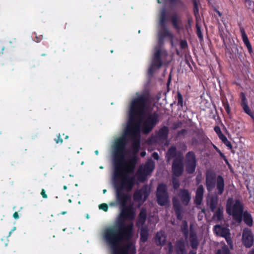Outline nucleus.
I'll return each instance as SVG.
<instances>
[{
	"label": "nucleus",
	"instance_id": "obj_31",
	"mask_svg": "<svg viewBox=\"0 0 254 254\" xmlns=\"http://www.w3.org/2000/svg\"><path fill=\"white\" fill-rule=\"evenodd\" d=\"M219 137L227 146L230 148H232V146L230 142L227 139V137L223 134V133H221V134L219 135Z\"/></svg>",
	"mask_w": 254,
	"mask_h": 254
},
{
	"label": "nucleus",
	"instance_id": "obj_62",
	"mask_svg": "<svg viewBox=\"0 0 254 254\" xmlns=\"http://www.w3.org/2000/svg\"><path fill=\"white\" fill-rule=\"evenodd\" d=\"M61 214H64V212H61Z\"/></svg>",
	"mask_w": 254,
	"mask_h": 254
},
{
	"label": "nucleus",
	"instance_id": "obj_12",
	"mask_svg": "<svg viewBox=\"0 0 254 254\" xmlns=\"http://www.w3.org/2000/svg\"><path fill=\"white\" fill-rule=\"evenodd\" d=\"M154 169V163L151 159H149L145 164L139 168L140 175H149Z\"/></svg>",
	"mask_w": 254,
	"mask_h": 254
},
{
	"label": "nucleus",
	"instance_id": "obj_32",
	"mask_svg": "<svg viewBox=\"0 0 254 254\" xmlns=\"http://www.w3.org/2000/svg\"><path fill=\"white\" fill-rule=\"evenodd\" d=\"M173 177L172 178V184L173 188L175 190H177L180 187V182L179 179L177 178V177H179L180 176H173Z\"/></svg>",
	"mask_w": 254,
	"mask_h": 254
},
{
	"label": "nucleus",
	"instance_id": "obj_48",
	"mask_svg": "<svg viewBox=\"0 0 254 254\" xmlns=\"http://www.w3.org/2000/svg\"><path fill=\"white\" fill-rule=\"evenodd\" d=\"M13 217L15 219H17L19 218V215L17 212H15L13 213Z\"/></svg>",
	"mask_w": 254,
	"mask_h": 254
},
{
	"label": "nucleus",
	"instance_id": "obj_7",
	"mask_svg": "<svg viewBox=\"0 0 254 254\" xmlns=\"http://www.w3.org/2000/svg\"><path fill=\"white\" fill-rule=\"evenodd\" d=\"M149 194V191L146 186L142 187L141 189L136 190L133 195V200L137 202H144Z\"/></svg>",
	"mask_w": 254,
	"mask_h": 254
},
{
	"label": "nucleus",
	"instance_id": "obj_41",
	"mask_svg": "<svg viewBox=\"0 0 254 254\" xmlns=\"http://www.w3.org/2000/svg\"><path fill=\"white\" fill-rule=\"evenodd\" d=\"M172 22L175 28L178 29L179 26L178 25V20L176 16H174L172 18Z\"/></svg>",
	"mask_w": 254,
	"mask_h": 254
},
{
	"label": "nucleus",
	"instance_id": "obj_34",
	"mask_svg": "<svg viewBox=\"0 0 254 254\" xmlns=\"http://www.w3.org/2000/svg\"><path fill=\"white\" fill-rule=\"evenodd\" d=\"M187 164V171L189 173L191 174L192 173L195 168L196 164Z\"/></svg>",
	"mask_w": 254,
	"mask_h": 254
},
{
	"label": "nucleus",
	"instance_id": "obj_38",
	"mask_svg": "<svg viewBox=\"0 0 254 254\" xmlns=\"http://www.w3.org/2000/svg\"><path fill=\"white\" fill-rule=\"evenodd\" d=\"M168 252L167 254H172L173 252V246L171 242H169L167 246Z\"/></svg>",
	"mask_w": 254,
	"mask_h": 254
},
{
	"label": "nucleus",
	"instance_id": "obj_61",
	"mask_svg": "<svg viewBox=\"0 0 254 254\" xmlns=\"http://www.w3.org/2000/svg\"><path fill=\"white\" fill-rule=\"evenodd\" d=\"M15 229V227H14V228L13 229L12 231L14 230Z\"/></svg>",
	"mask_w": 254,
	"mask_h": 254
},
{
	"label": "nucleus",
	"instance_id": "obj_3",
	"mask_svg": "<svg viewBox=\"0 0 254 254\" xmlns=\"http://www.w3.org/2000/svg\"><path fill=\"white\" fill-rule=\"evenodd\" d=\"M136 176L144 181L148 176H113V181L116 188L130 192L136 183Z\"/></svg>",
	"mask_w": 254,
	"mask_h": 254
},
{
	"label": "nucleus",
	"instance_id": "obj_26",
	"mask_svg": "<svg viewBox=\"0 0 254 254\" xmlns=\"http://www.w3.org/2000/svg\"><path fill=\"white\" fill-rule=\"evenodd\" d=\"M140 240L142 242L145 243L147 241L148 237V230L147 227L142 226L140 229Z\"/></svg>",
	"mask_w": 254,
	"mask_h": 254
},
{
	"label": "nucleus",
	"instance_id": "obj_58",
	"mask_svg": "<svg viewBox=\"0 0 254 254\" xmlns=\"http://www.w3.org/2000/svg\"><path fill=\"white\" fill-rule=\"evenodd\" d=\"M95 153H96V154H98V150H96V151H95Z\"/></svg>",
	"mask_w": 254,
	"mask_h": 254
},
{
	"label": "nucleus",
	"instance_id": "obj_40",
	"mask_svg": "<svg viewBox=\"0 0 254 254\" xmlns=\"http://www.w3.org/2000/svg\"><path fill=\"white\" fill-rule=\"evenodd\" d=\"M224 108L225 109L227 113L229 115L230 113V109L229 105L227 102H223Z\"/></svg>",
	"mask_w": 254,
	"mask_h": 254
},
{
	"label": "nucleus",
	"instance_id": "obj_51",
	"mask_svg": "<svg viewBox=\"0 0 254 254\" xmlns=\"http://www.w3.org/2000/svg\"><path fill=\"white\" fill-rule=\"evenodd\" d=\"M181 45H182V47L184 48L187 45V43L186 41H183L181 42Z\"/></svg>",
	"mask_w": 254,
	"mask_h": 254
},
{
	"label": "nucleus",
	"instance_id": "obj_55",
	"mask_svg": "<svg viewBox=\"0 0 254 254\" xmlns=\"http://www.w3.org/2000/svg\"><path fill=\"white\" fill-rule=\"evenodd\" d=\"M36 38L37 39V40H35L36 42H39L41 40V39H40V38H38L37 37H36Z\"/></svg>",
	"mask_w": 254,
	"mask_h": 254
},
{
	"label": "nucleus",
	"instance_id": "obj_23",
	"mask_svg": "<svg viewBox=\"0 0 254 254\" xmlns=\"http://www.w3.org/2000/svg\"><path fill=\"white\" fill-rule=\"evenodd\" d=\"M206 186L208 191H211L215 186V180L212 177L213 176H206Z\"/></svg>",
	"mask_w": 254,
	"mask_h": 254
},
{
	"label": "nucleus",
	"instance_id": "obj_47",
	"mask_svg": "<svg viewBox=\"0 0 254 254\" xmlns=\"http://www.w3.org/2000/svg\"><path fill=\"white\" fill-rule=\"evenodd\" d=\"M152 156L156 160H158L159 159V155L156 152H154L152 154Z\"/></svg>",
	"mask_w": 254,
	"mask_h": 254
},
{
	"label": "nucleus",
	"instance_id": "obj_42",
	"mask_svg": "<svg viewBox=\"0 0 254 254\" xmlns=\"http://www.w3.org/2000/svg\"><path fill=\"white\" fill-rule=\"evenodd\" d=\"M228 245L230 246L232 245V241L231 239L230 235L227 236V237L224 238Z\"/></svg>",
	"mask_w": 254,
	"mask_h": 254
},
{
	"label": "nucleus",
	"instance_id": "obj_28",
	"mask_svg": "<svg viewBox=\"0 0 254 254\" xmlns=\"http://www.w3.org/2000/svg\"><path fill=\"white\" fill-rule=\"evenodd\" d=\"M186 163L195 164V155L192 152H189L187 154Z\"/></svg>",
	"mask_w": 254,
	"mask_h": 254
},
{
	"label": "nucleus",
	"instance_id": "obj_63",
	"mask_svg": "<svg viewBox=\"0 0 254 254\" xmlns=\"http://www.w3.org/2000/svg\"><path fill=\"white\" fill-rule=\"evenodd\" d=\"M157 1H158V2L159 3H160V1H159V0H157Z\"/></svg>",
	"mask_w": 254,
	"mask_h": 254
},
{
	"label": "nucleus",
	"instance_id": "obj_33",
	"mask_svg": "<svg viewBox=\"0 0 254 254\" xmlns=\"http://www.w3.org/2000/svg\"><path fill=\"white\" fill-rule=\"evenodd\" d=\"M215 254H231L227 246L222 247V250H218Z\"/></svg>",
	"mask_w": 254,
	"mask_h": 254
},
{
	"label": "nucleus",
	"instance_id": "obj_22",
	"mask_svg": "<svg viewBox=\"0 0 254 254\" xmlns=\"http://www.w3.org/2000/svg\"><path fill=\"white\" fill-rule=\"evenodd\" d=\"M216 188L218 190V194L221 195L224 189V181L222 176H218L216 180Z\"/></svg>",
	"mask_w": 254,
	"mask_h": 254
},
{
	"label": "nucleus",
	"instance_id": "obj_24",
	"mask_svg": "<svg viewBox=\"0 0 254 254\" xmlns=\"http://www.w3.org/2000/svg\"><path fill=\"white\" fill-rule=\"evenodd\" d=\"M155 243L158 246H163L166 242V236L162 232H157L155 238Z\"/></svg>",
	"mask_w": 254,
	"mask_h": 254
},
{
	"label": "nucleus",
	"instance_id": "obj_60",
	"mask_svg": "<svg viewBox=\"0 0 254 254\" xmlns=\"http://www.w3.org/2000/svg\"><path fill=\"white\" fill-rule=\"evenodd\" d=\"M100 168V169H103V167L102 166H101Z\"/></svg>",
	"mask_w": 254,
	"mask_h": 254
},
{
	"label": "nucleus",
	"instance_id": "obj_64",
	"mask_svg": "<svg viewBox=\"0 0 254 254\" xmlns=\"http://www.w3.org/2000/svg\"><path fill=\"white\" fill-rule=\"evenodd\" d=\"M65 138H68V136H66L65 137Z\"/></svg>",
	"mask_w": 254,
	"mask_h": 254
},
{
	"label": "nucleus",
	"instance_id": "obj_9",
	"mask_svg": "<svg viewBox=\"0 0 254 254\" xmlns=\"http://www.w3.org/2000/svg\"><path fill=\"white\" fill-rule=\"evenodd\" d=\"M152 64L149 69V72L151 73L157 68H159L162 65V62L160 60V55L162 51L160 49H156Z\"/></svg>",
	"mask_w": 254,
	"mask_h": 254
},
{
	"label": "nucleus",
	"instance_id": "obj_11",
	"mask_svg": "<svg viewBox=\"0 0 254 254\" xmlns=\"http://www.w3.org/2000/svg\"><path fill=\"white\" fill-rule=\"evenodd\" d=\"M183 155H179L178 159H174L172 164V170L174 175H181L184 167L183 163Z\"/></svg>",
	"mask_w": 254,
	"mask_h": 254
},
{
	"label": "nucleus",
	"instance_id": "obj_15",
	"mask_svg": "<svg viewBox=\"0 0 254 254\" xmlns=\"http://www.w3.org/2000/svg\"><path fill=\"white\" fill-rule=\"evenodd\" d=\"M190 242L191 247L193 249H196L199 245V242L196 232L190 227Z\"/></svg>",
	"mask_w": 254,
	"mask_h": 254
},
{
	"label": "nucleus",
	"instance_id": "obj_21",
	"mask_svg": "<svg viewBox=\"0 0 254 254\" xmlns=\"http://www.w3.org/2000/svg\"><path fill=\"white\" fill-rule=\"evenodd\" d=\"M242 220L244 223L249 227H252L253 225V219L252 215L247 211L243 212Z\"/></svg>",
	"mask_w": 254,
	"mask_h": 254
},
{
	"label": "nucleus",
	"instance_id": "obj_49",
	"mask_svg": "<svg viewBox=\"0 0 254 254\" xmlns=\"http://www.w3.org/2000/svg\"><path fill=\"white\" fill-rule=\"evenodd\" d=\"M183 234L185 239H187L189 236V231L183 232Z\"/></svg>",
	"mask_w": 254,
	"mask_h": 254
},
{
	"label": "nucleus",
	"instance_id": "obj_14",
	"mask_svg": "<svg viewBox=\"0 0 254 254\" xmlns=\"http://www.w3.org/2000/svg\"><path fill=\"white\" fill-rule=\"evenodd\" d=\"M179 196L182 203L185 206L189 205L191 199L190 194L187 189H181L179 190Z\"/></svg>",
	"mask_w": 254,
	"mask_h": 254
},
{
	"label": "nucleus",
	"instance_id": "obj_30",
	"mask_svg": "<svg viewBox=\"0 0 254 254\" xmlns=\"http://www.w3.org/2000/svg\"><path fill=\"white\" fill-rule=\"evenodd\" d=\"M242 106L245 112L249 115L252 116L251 110L249 109V107L247 105L246 103V99L245 97H243L242 98Z\"/></svg>",
	"mask_w": 254,
	"mask_h": 254
},
{
	"label": "nucleus",
	"instance_id": "obj_27",
	"mask_svg": "<svg viewBox=\"0 0 254 254\" xmlns=\"http://www.w3.org/2000/svg\"><path fill=\"white\" fill-rule=\"evenodd\" d=\"M168 133V128L164 127L161 128L158 131L157 136L160 139H165L167 138Z\"/></svg>",
	"mask_w": 254,
	"mask_h": 254
},
{
	"label": "nucleus",
	"instance_id": "obj_20",
	"mask_svg": "<svg viewBox=\"0 0 254 254\" xmlns=\"http://www.w3.org/2000/svg\"><path fill=\"white\" fill-rule=\"evenodd\" d=\"M179 155L183 154L180 152H177L175 147L172 146L169 148L166 154L167 161H169L172 158L178 159V157Z\"/></svg>",
	"mask_w": 254,
	"mask_h": 254
},
{
	"label": "nucleus",
	"instance_id": "obj_4",
	"mask_svg": "<svg viewBox=\"0 0 254 254\" xmlns=\"http://www.w3.org/2000/svg\"><path fill=\"white\" fill-rule=\"evenodd\" d=\"M226 211L228 215L232 216L236 222L241 223L242 221L244 206L239 199L228 198L226 205Z\"/></svg>",
	"mask_w": 254,
	"mask_h": 254
},
{
	"label": "nucleus",
	"instance_id": "obj_46",
	"mask_svg": "<svg viewBox=\"0 0 254 254\" xmlns=\"http://www.w3.org/2000/svg\"><path fill=\"white\" fill-rule=\"evenodd\" d=\"M214 130L215 131L217 132V133L219 135L220 134H221V133H222L221 132V131L220 130V128L219 127H215L214 128Z\"/></svg>",
	"mask_w": 254,
	"mask_h": 254
},
{
	"label": "nucleus",
	"instance_id": "obj_39",
	"mask_svg": "<svg viewBox=\"0 0 254 254\" xmlns=\"http://www.w3.org/2000/svg\"><path fill=\"white\" fill-rule=\"evenodd\" d=\"M100 209H102L105 212H107L108 210V206L106 203H102L99 205Z\"/></svg>",
	"mask_w": 254,
	"mask_h": 254
},
{
	"label": "nucleus",
	"instance_id": "obj_16",
	"mask_svg": "<svg viewBox=\"0 0 254 254\" xmlns=\"http://www.w3.org/2000/svg\"><path fill=\"white\" fill-rule=\"evenodd\" d=\"M175 248L176 254H186L185 243L182 238H181L176 241L175 245Z\"/></svg>",
	"mask_w": 254,
	"mask_h": 254
},
{
	"label": "nucleus",
	"instance_id": "obj_56",
	"mask_svg": "<svg viewBox=\"0 0 254 254\" xmlns=\"http://www.w3.org/2000/svg\"><path fill=\"white\" fill-rule=\"evenodd\" d=\"M216 12L220 16H221V13L219 11H216Z\"/></svg>",
	"mask_w": 254,
	"mask_h": 254
},
{
	"label": "nucleus",
	"instance_id": "obj_6",
	"mask_svg": "<svg viewBox=\"0 0 254 254\" xmlns=\"http://www.w3.org/2000/svg\"><path fill=\"white\" fill-rule=\"evenodd\" d=\"M166 13L165 9H162L159 17V24L160 29L159 31V35L161 37L166 36L172 37V34L166 28L165 26Z\"/></svg>",
	"mask_w": 254,
	"mask_h": 254
},
{
	"label": "nucleus",
	"instance_id": "obj_5",
	"mask_svg": "<svg viewBox=\"0 0 254 254\" xmlns=\"http://www.w3.org/2000/svg\"><path fill=\"white\" fill-rule=\"evenodd\" d=\"M157 203L160 206L166 205L168 202V194L166 185L160 184L158 185L156 193Z\"/></svg>",
	"mask_w": 254,
	"mask_h": 254
},
{
	"label": "nucleus",
	"instance_id": "obj_18",
	"mask_svg": "<svg viewBox=\"0 0 254 254\" xmlns=\"http://www.w3.org/2000/svg\"><path fill=\"white\" fill-rule=\"evenodd\" d=\"M147 217L146 211L145 208H142L138 215L136 225L137 227L142 226L145 223Z\"/></svg>",
	"mask_w": 254,
	"mask_h": 254
},
{
	"label": "nucleus",
	"instance_id": "obj_43",
	"mask_svg": "<svg viewBox=\"0 0 254 254\" xmlns=\"http://www.w3.org/2000/svg\"><path fill=\"white\" fill-rule=\"evenodd\" d=\"M55 141L57 143H62L63 142V139L62 138L61 135L60 134H59V135H57V138L55 139Z\"/></svg>",
	"mask_w": 254,
	"mask_h": 254
},
{
	"label": "nucleus",
	"instance_id": "obj_1",
	"mask_svg": "<svg viewBox=\"0 0 254 254\" xmlns=\"http://www.w3.org/2000/svg\"><path fill=\"white\" fill-rule=\"evenodd\" d=\"M132 100L129 119L125 133L115 140L112 146L113 165L116 175L133 172L140 145V132H149L158 122L157 113L151 114L145 94L136 93Z\"/></svg>",
	"mask_w": 254,
	"mask_h": 254
},
{
	"label": "nucleus",
	"instance_id": "obj_25",
	"mask_svg": "<svg viewBox=\"0 0 254 254\" xmlns=\"http://www.w3.org/2000/svg\"><path fill=\"white\" fill-rule=\"evenodd\" d=\"M223 211L221 207H219L213 215V219L219 222L223 219Z\"/></svg>",
	"mask_w": 254,
	"mask_h": 254
},
{
	"label": "nucleus",
	"instance_id": "obj_10",
	"mask_svg": "<svg viewBox=\"0 0 254 254\" xmlns=\"http://www.w3.org/2000/svg\"><path fill=\"white\" fill-rule=\"evenodd\" d=\"M116 199L118 202L123 206V208L127 207L126 204L130 199V196L128 194L125 193L124 190L121 189L116 188Z\"/></svg>",
	"mask_w": 254,
	"mask_h": 254
},
{
	"label": "nucleus",
	"instance_id": "obj_44",
	"mask_svg": "<svg viewBox=\"0 0 254 254\" xmlns=\"http://www.w3.org/2000/svg\"><path fill=\"white\" fill-rule=\"evenodd\" d=\"M197 34L198 37L200 39H201L202 38V33L200 30V28L198 26H197Z\"/></svg>",
	"mask_w": 254,
	"mask_h": 254
},
{
	"label": "nucleus",
	"instance_id": "obj_2",
	"mask_svg": "<svg viewBox=\"0 0 254 254\" xmlns=\"http://www.w3.org/2000/svg\"><path fill=\"white\" fill-rule=\"evenodd\" d=\"M135 217V212L132 206L125 207L116 225L107 228L104 232V238L112 250V254H135L136 249L131 243L123 247L121 244L124 241L131 240L133 235V224H126L125 220L132 221Z\"/></svg>",
	"mask_w": 254,
	"mask_h": 254
},
{
	"label": "nucleus",
	"instance_id": "obj_37",
	"mask_svg": "<svg viewBox=\"0 0 254 254\" xmlns=\"http://www.w3.org/2000/svg\"><path fill=\"white\" fill-rule=\"evenodd\" d=\"M203 196H199V195H196L194 199V203L196 205H200L202 202Z\"/></svg>",
	"mask_w": 254,
	"mask_h": 254
},
{
	"label": "nucleus",
	"instance_id": "obj_57",
	"mask_svg": "<svg viewBox=\"0 0 254 254\" xmlns=\"http://www.w3.org/2000/svg\"><path fill=\"white\" fill-rule=\"evenodd\" d=\"M107 192V190L106 189L103 190V193H105Z\"/></svg>",
	"mask_w": 254,
	"mask_h": 254
},
{
	"label": "nucleus",
	"instance_id": "obj_17",
	"mask_svg": "<svg viewBox=\"0 0 254 254\" xmlns=\"http://www.w3.org/2000/svg\"><path fill=\"white\" fill-rule=\"evenodd\" d=\"M214 230L217 235L225 238L227 236L230 235V230L226 227H222L220 225H216L214 227Z\"/></svg>",
	"mask_w": 254,
	"mask_h": 254
},
{
	"label": "nucleus",
	"instance_id": "obj_54",
	"mask_svg": "<svg viewBox=\"0 0 254 254\" xmlns=\"http://www.w3.org/2000/svg\"><path fill=\"white\" fill-rule=\"evenodd\" d=\"M189 254H196V252L192 251H190Z\"/></svg>",
	"mask_w": 254,
	"mask_h": 254
},
{
	"label": "nucleus",
	"instance_id": "obj_36",
	"mask_svg": "<svg viewBox=\"0 0 254 254\" xmlns=\"http://www.w3.org/2000/svg\"><path fill=\"white\" fill-rule=\"evenodd\" d=\"M204 190L202 186H199L196 190V195L202 196L203 195Z\"/></svg>",
	"mask_w": 254,
	"mask_h": 254
},
{
	"label": "nucleus",
	"instance_id": "obj_8",
	"mask_svg": "<svg viewBox=\"0 0 254 254\" xmlns=\"http://www.w3.org/2000/svg\"><path fill=\"white\" fill-rule=\"evenodd\" d=\"M243 244L246 248H251L254 242L253 233L250 229L245 228L243 230L242 236Z\"/></svg>",
	"mask_w": 254,
	"mask_h": 254
},
{
	"label": "nucleus",
	"instance_id": "obj_52",
	"mask_svg": "<svg viewBox=\"0 0 254 254\" xmlns=\"http://www.w3.org/2000/svg\"><path fill=\"white\" fill-rule=\"evenodd\" d=\"M195 8H194V12L196 13V12H198V8L196 6V4L195 3L194 4Z\"/></svg>",
	"mask_w": 254,
	"mask_h": 254
},
{
	"label": "nucleus",
	"instance_id": "obj_19",
	"mask_svg": "<svg viewBox=\"0 0 254 254\" xmlns=\"http://www.w3.org/2000/svg\"><path fill=\"white\" fill-rule=\"evenodd\" d=\"M218 203V198L217 195L210 196L207 200V204L211 212H214Z\"/></svg>",
	"mask_w": 254,
	"mask_h": 254
},
{
	"label": "nucleus",
	"instance_id": "obj_59",
	"mask_svg": "<svg viewBox=\"0 0 254 254\" xmlns=\"http://www.w3.org/2000/svg\"><path fill=\"white\" fill-rule=\"evenodd\" d=\"M66 189V187L65 186H64V190H65Z\"/></svg>",
	"mask_w": 254,
	"mask_h": 254
},
{
	"label": "nucleus",
	"instance_id": "obj_29",
	"mask_svg": "<svg viewBox=\"0 0 254 254\" xmlns=\"http://www.w3.org/2000/svg\"><path fill=\"white\" fill-rule=\"evenodd\" d=\"M241 33H242V39H243V42H244V43L246 45L247 47L248 48L249 51L250 52H251L252 51V46L249 42V41L248 40V37H247L246 34L245 33V32L244 30L241 31Z\"/></svg>",
	"mask_w": 254,
	"mask_h": 254
},
{
	"label": "nucleus",
	"instance_id": "obj_53",
	"mask_svg": "<svg viewBox=\"0 0 254 254\" xmlns=\"http://www.w3.org/2000/svg\"><path fill=\"white\" fill-rule=\"evenodd\" d=\"M145 155H146V152L145 151H142L140 153V155L142 157H144L145 156Z\"/></svg>",
	"mask_w": 254,
	"mask_h": 254
},
{
	"label": "nucleus",
	"instance_id": "obj_45",
	"mask_svg": "<svg viewBox=\"0 0 254 254\" xmlns=\"http://www.w3.org/2000/svg\"><path fill=\"white\" fill-rule=\"evenodd\" d=\"M41 194L44 198H47L48 197L46 193L45 190L44 189L42 190Z\"/></svg>",
	"mask_w": 254,
	"mask_h": 254
},
{
	"label": "nucleus",
	"instance_id": "obj_50",
	"mask_svg": "<svg viewBox=\"0 0 254 254\" xmlns=\"http://www.w3.org/2000/svg\"><path fill=\"white\" fill-rule=\"evenodd\" d=\"M178 103H182V97L180 94L178 95Z\"/></svg>",
	"mask_w": 254,
	"mask_h": 254
},
{
	"label": "nucleus",
	"instance_id": "obj_13",
	"mask_svg": "<svg viewBox=\"0 0 254 254\" xmlns=\"http://www.w3.org/2000/svg\"><path fill=\"white\" fill-rule=\"evenodd\" d=\"M173 206L178 220L183 219V208L179 200L175 198L173 199Z\"/></svg>",
	"mask_w": 254,
	"mask_h": 254
},
{
	"label": "nucleus",
	"instance_id": "obj_35",
	"mask_svg": "<svg viewBox=\"0 0 254 254\" xmlns=\"http://www.w3.org/2000/svg\"><path fill=\"white\" fill-rule=\"evenodd\" d=\"M181 230L182 232H187L188 230V225L187 222L186 220H184L182 222V224L181 226Z\"/></svg>",
	"mask_w": 254,
	"mask_h": 254
}]
</instances>
